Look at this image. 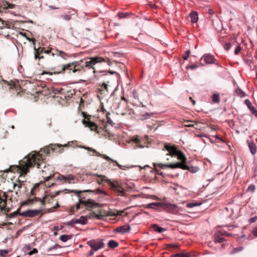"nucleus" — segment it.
I'll use <instances>...</instances> for the list:
<instances>
[{"mask_svg":"<svg viewBox=\"0 0 257 257\" xmlns=\"http://www.w3.org/2000/svg\"><path fill=\"white\" fill-rule=\"evenodd\" d=\"M41 161H42V157L35 152H31L19 161V165L10 166L9 169V171L14 173L17 172L20 174L16 182L13 184L14 191L17 197L22 195V192L21 189L23 188H26L24 184L25 180H21L20 178L29 172L30 168H33L36 165L38 168H39Z\"/></svg>","mask_w":257,"mask_h":257,"instance_id":"nucleus-1","label":"nucleus"},{"mask_svg":"<svg viewBox=\"0 0 257 257\" xmlns=\"http://www.w3.org/2000/svg\"><path fill=\"white\" fill-rule=\"evenodd\" d=\"M71 145L70 144V143H68L67 144H65L64 145H62L59 144H56L54 145H51L49 147H46L45 148H44L39 152L35 151V152L38 153L40 156L42 157V161H41V165L39 169L41 168V166L44 165L43 169L42 170V176L45 175L47 174V176L49 175V174L50 173L52 174V168L51 167L50 165H48L47 166H46L45 162H44L45 160V157L48 154L50 153V151H52L53 152L54 151L56 150L57 148H66L69 147Z\"/></svg>","mask_w":257,"mask_h":257,"instance_id":"nucleus-2","label":"nucleus"},{"mask_svg":"<svg viewBox=\"0 0 257 257\" xmlns=\"http://www.w3.org/2000/svg\"><path fill=\"white\" fill-rule=\"evenodd\" d=\"M104 61V59L102 57H95L87 59V60L84 62V65L82 64L83 62L82 60H81L80 61L73 62L72 63L74 65V67H73V73L80 72L83 69L84 66L89 68H92L94 69L93 67L94 65L96 63Z\"/></svg>","mask_w":257,"mask_h":257,"instance_id":"nucleus-3","label":"nucleus"},{"mask_svg":"<svg viewBox=\"0 0 257 257\" xmlns=\"http://www.w3.org/2000/svg\"><path fill=\"white\" fill-rule=\"evenodd\" d=\"M43 177L45 179L44 181V185L48 187H50L54 186L55 184V182L54 181H52L53 178L56 179L57 180H59L61 182H63L64 183H71V181L74 180V177L72 175H68L67 176H64L62 175L58 174V176L57 177H55V174H49V175L47 176L46 174L45 176L43 175Z\"/></svg>","mask_w":257,"mask_h":257,"instance_id":"nucleus-4","label":"nucleus"},{"mask_svg":"<svg viewBox=\"0 0 257 257\" xmlns=\"http://www.w3.org/2000/svg\"><path fill=\"white\" fill-rule=\"evenodd\" d=\"M68 190L69 192L75 193L79 197V203L75 206L71 207L69 211L70 214H74L75 210H78L80 209L81 205H84L86 207L90 208H94L99 206V204L96 203L92 200L88 199L86 201L82 200L79 195V194L81 192V191H79L76 190Z\"/></svg>","mask_w":257,"mask_h":257,"instance_id":"nucleus-5","label":"nucleus"},{"mask_svg":"<svg viewBox=\"0 0 257 257\" xmlns=\"http://www.w3.org/2000/svg\"><path fill=\"white\" fill-rule=\"evenodd\" d=\"M164 148L166 150L170 156H177L178 159L182 161L181 163L184 164L186 158L183 153L177 150L176 147L174 145H171L170 144H165Z\"/></svg>","mask_w":257,"mask_h":257,"instance_id":"nucleus-6","label":"nucleus"},{"mask_svg":"<svg viewBox=\"0 0 257 257\" xmlns=\"http://www.w3.org/2000/svg\"><path fill=\"white\" fill-rule=\"evenodd\" d=\"M157 165L160 166L162 168L164 167H170V168L174 169L177 168H180L183 170H187L190 172L192 173H195L197 172L199 170V168L197 167H189L183 163H176L174 164H159Z\"/></svg>","mask_w":257,"mask_h":257,"instance_id":"nucleus-7","label":"nucleus"},{"mask_svg":"<svg viewBox=\"0 0 257 257\" xmlns=\"http://www.w3.org/2000/svg\"><path fill=\"white\" fill-rule=\"evenodd\" d=\"M41 210L36 209L28 210L22 213H19V209H18L17 211H16L13 213V216H15L19 214L20 216L23 217H34L38 215L41 213Z\"/></svg>","mask_w":257,"mask_h":257,"instance_id":"nucleus-8","label":"nucleus"},{"mask_svg":"<svg viewBox=\"0 0 257 257\" xmlns=\"http://www.w3.org/2000/svg\"><path fill=\"white\" fill-rule=\"evenodd\" d=\"M61 192V191H58L54 193L53 194H49L48 195H45L43 199H42L38 197H35L34 199H33L32 200V201H40L42 203V205H45L46 203H49L51 202V200H52L54 197H55L56 196L59 195Z\"/></svg>","mask_w":257,"mask_h":257,"instance_id":"nucleus-9","label":"nucleus"},{"mask_svg":"<svg viewBox=\"0 0 257 257\" xmlns=\"http://www.w3.org/2000/svg\"><path fill=\"white\" fill-rule=\"evenodd\" d=\"M102 215H101V216H102ZM96 218L98 219L100 218V215L98 214H96L94 212H90L89 215H87L85 216H82L78 219H76L75 221V223L77 224H85L87 222V219L88 218Z\"/></svg>","mask_w":257,"mask_h":257,"instance_id":"nucleus-10","label":"nucleus"},{"mask_svg":"<svg viewBox=\"0 0 257 257\" xmlns=\"http://www.w3.org/2000/svg\"><path fill=\"white\" fill-rule=\"evenodd\" d=\"M163 208L168 212L172 214H177L180 211V208L178 205L168 202L164 203Z\"/></svg>","mask_w":257,"mask_h":257,"instance_id":"nucleus-11","label":"nucleus"},{"mask_svg":"<svg viewBox=\"0 0 257 257\" xmlns=\"http://www.w3.org/2000/svg\"><path fill=\"white\" fill-rule=\"evenodd\" d=\"M7 195L6 193L0 190V209L2 211L9 212L10 209L7 207Z\"/></svg>","mask_w":257,"mask_h":257,"instance_id":"nucleus-12","label":"nucleus"},{"mask_svg":"<svg viewBox=\"0 0 257 257\" xmlns=\"http://www.w3.org/2000/svg\"><path fill=\"white\" fill-rule=\"evenodd\" d=\"M228 235L229 234L224 230H219L217 231L214 235V241L217 242H222L225 241L223 235Z\"/></svg>","mask_w":257,"mask_h":257,"instance_id":"nucleus-13","label":"nucleus"},{"mask_svg":"<svg viewBox=\"0 0 257 257\" xmlns=\"http://www.w3.org/2000/svg\"><path fill=\"white\" fill-rule=\"evenodd\" d=\"M200 61H204L205 64H210L215 63V59L214 57L210 54H205L200 58Z\"/></svg>","mask_w":257,"mask_h":257,"instance_id":"nucleus-14","label":"nucleus"},{"mask_svg":"<svg viewBox=\"0 0 257 257\" xmlns=\"http://www.w3.org/2000/svg\"><path fill=\"white\" fill-rule=\"evenodd\" d=\"M210 19L212 21L213 26L216 31H220L222 29V24L217 16H215L214 19H211V17Z\"/></svg>","mask_w":257,"mask_h":257,"instance_id":"nucleus-15","label":"nucleus"},{"mask_svg":"<svg viewBox=\"0 0 257 257\" xmlns=\"http://www.w3.org/2000/svg\"><path fill=\"white\" fill-rule=\"evenodd\" d=\"M60 67L61 69L59 73H64L66 71H67L68 73H71V72L73 73V67H74V65L72 62L65 65H61Z\"/></svg>","mask_w":257,"mask_h":257,"instance_id":"nucleus-16","label":"nucleus"},{"mask_svg":"<svg viewBox=\"0 0 257 257\" xmlns=\"http://www.w3.org/2000/svg\"><path fill=\"white\" fill-rule=\"evenodd\" d=\"M109 114L110 113H107L106 114V117L107 120L105 124L104 125L103 129L106 132H107L110 135L111 134V128L112 126V121L108 116Z\"/></svg>","mask_w":257,"mask_h":257,"instance_id":"nucleus-17","label":"nucleus"},{"mask_svg":"<svg viewBox=\"0 0 257 257\" xmlns=\"http://www.w3.org/2000/svg\"><path fill=\"white\" fill-rule=\"evenodd\" d=\"M16 6L15 5L9 3L6 1H0V12H2V10L14 9Z\"/></svg>","mask_w":257,"mask_h":257,"instance_id":"nucleus-18","label":"nucleus"},{"mask_svg":"<svg viewBox=\"0 0 257 257\" xmlns=\"http://www.w3.org/2000/svg\"><path fill=\"white\" fill-rule=\"evenodd\" d=\"M117 183L113 180V195L116 194L118 196H123L124 194V190L121 187H117Z\"/></svg>","mask_w":257,"mask_h":257,"instance_id":"nucleus-19","label":"nucleus"},{"mask_svg":"<svg viewBox=\"0 0 257 257\" xmlns=\"http://www.w3.org/2000/svg\"><path fill=\"white\" fill-rule=\"evenodd\" d=\"M34 55L35 59H44V57L42 55L43 53V47H40L36 48V46H34Z\"/></svg>","mask_w":257,"mask_h":257,"instance_id":"nucleus-20","label":"nucleus"},{"mask_svg":"<svg viewBox=\"0 0 257 257\" xmlns=\"http://www.w3.org/2000/svg\"><path fill=\"white\" fill-rule=\"evenodd\" d=\"M89 246L93 250L96 251L103 247V243L101 241H89L88 242Z\"/></svg>","mask_w":257,"mask_h":257,"instance_id":"nucleus-21","label":"nucleus"},{"mask_svg":"<svg viewBox=\"0 0 257 257\" xmlns=\"http://www.w3.org/2000/svg\"><path fill=\"white\" fill-rule=\"evenodd\" d=\"M82 148L84 149L85 150H87V151L92 152L93 153H94L95 154L96 156H97L98 157H102L103 158H104L105 160H108V161L112 160L111 159V158H110L109 157L106 156L104 155H101L100 153H99L96 150L93 149L92 148H90V147H82Z\"/></svg>","mask_w":257,"mask_h":257,"instance_id":"nucleus-22","label":"nucleus"},{"mask_svg":"<svg viewBox=\"0 0 257 257\" xmlns=\"http://www.w3.org/2000/svg\"><path fill=\"white\" fill-rule=\"evenodd\" d=\"M130 230V226L129 225H125L120 226L116 228L114 230L115 232L123 234L128 232ZM114 231V230H113Z\"/></svg>","mask_w":257,"mask_h":257,"instance_id":"nucleus-23","label":"nucleus"},{"mask_svg":"<svg viewBox=\"0 0 257 257\" xmlns=\"http://www.w3.org/2000/svg\"><path fill=\"white\" fill-rule=\"evenodd\" d=\"M127 142L128 143H134L135 144H136L137 146L139 147H143V146L141 144V140L137 136L131 137L130 139H128Z\"/></svg>","mask_w":257,"mask_h":257,"instance_id":"nucleus-24","label":"nucleus"},{"mask_svg":"<svg viewBox=\"0 0 257 257\" xmlns=\"http://www.w3.org/2000/svg\"><path fill=\"white\" fill-rule=\"evenodd\" d=\"M82 122L85 126L89 127L92 131L96 130L97 127L96 124L90 121L89 119H87V120L83 119Z\"/></svg>","mask_w":257,"mask_h":257,"instance_id":"nucleus-25","label":"nucleus"},{"mask_svg":"<svg viewBox=\"0 0 257 257\" xmlns=\"http://www.w3.org/2000/svg\"><path fill=\"white\" fill-rule=\"evenodd\" d=\"M245 104L247 106L248 108L250 109V111L255 116H257V110L255 109V107L251 105V103L248 99H246L244 101Z\"/></svg>","mask_w":257,"mask_h":257,"instance_id":"nucleus-26","label":"nucleus"},{"mask_svg":"<svg viewBox=\"0 0 257 257\" xmlns=\"http://www.w3.org/2000/svg\"><path fill=\"white\" fill-rule=\"evenodd\" d=\"M164 203L161 202H153L148 204V207L149 208H153L157 209L159 208H163V205Z\"/></svg>","mask_w":257,"mask_h":257,"instance_id":"nucleus-27","label":"nucleus"},{"mask_svg":"<svg viewBox=\"0 0 257 257\" xmlns=\"http://www.w3.org/2000/svg\"><path fill=\"white\" fill-rule=\"evenodd\" d=\"M123 212V211L122 210H113V221H117Z\"/></svg>","mask_w":257,"mask_h":257,"instance_id":"nucleus-28","label":"nucleus"},{"mask_svg":"<svg viewBox=\"0 0 257 257\" xmlns=\"http://www.w3.org/2000/svg\"><path fill=\"white\" fill-rule=\"evenodd\" d=\"M55 49L52 48H50L47 50H46L44 47H43V53L46 54L51 55L52 56L54 57L55 55H57V53H55Z\"/></svg>","mask_w":257,"mask_h":257,"instance_id":"nucleus-29","label":"nucleus"},{"mask_svg":"<svg viewBox=\"0 0 257 257\" xmlns=\"http://www.w3.org/2000/svg\"><path fill=\"white\" fill-rule=\"evenodd\" d=\"M115 64L117 70H122L125 69V65L122 63H120L113 59V64Z\"/></svg>","mask_w":257,"mask_h":257,"instance_id":"nucleus-30","label":"nucleus"},{"mask_svg":"<svg viewBox=\"0 0 257 257\" xmlns=\"http://www.w3.org/2000/svg\"><path fill=\"white\" fill-rule=\"evenodd\" d=\"M248 147L250 153L252 155L255 154L256 153V147L255 144L253 143H249L248 144Z\"/></svg>","mask_w":257,"mask_h":257,"instance_id":"nucleus-31","label":"nucleus"},{"mask_svg":"<svg viewBox=\"0 0 257 257\" xmlns=\"http://www.w3.org/2000/svg\"><path fill=\"white\" fill-rule=\"evenodd\" d=\"M190 17H191V21L193 23L197 22L198 20V14L196 12H192L190 14Z\"/></svg>","mask_w":257,"mask_h":257,"instance_id":"nucleus-32","label":"nucleus"},{"mask_svg":"<svg viewBox=\"0 0 257 257\" xmlns=\"http://www.w3.org/2000/svg\"><path fill=\"white\" fill-rule=\"evenodd\" d=\"M152 228L155 231L159 232V233H161L166 230L165 228L160 227L156 224H154L152 226Z\"/></svg>","mask_w":257,"mask_h":257,"instance_id":"nucleus-33","label":"nucleus"},{"mask_svg":"<svg viewBox=\"0 0 257 257\" xmlns=\"http://www.w3.org/2000/svg\"><path fill=\"white\" fill-rule=\"evenodd\" d=\"M171 257H191V255L188 252H181L172 255Z\"/></svg>","mask_w":257,"mask_h":257,"instance_id":"nucleus-34","label":"nucleus"},{"mask_svg":"<svg viewBox=\"0 0 257 257\" xmlns=\"http://www.w3.org/2000/svg\"><path fill=\"white\" fill-rule=\"evenodd\" d=\"M235 93L237 96L240 97H243L245 96L244 92L240 88L236 89L235 91Z\"/></svg>","mask_w":257,"mask_h":257,"instance_id":"nucleus-35","label":"nucleus"},{"mask_svg":"<svg viewBox=\"0 0 257 257\" xmlns=\"http://www.w3.org/2000/svg\"><path fill=\"white\" fill-rule=\"evenodd\" d=\"M71 238H72V235H70L64 234V235H62L60 236V239L63 242H66L67 240H68L69 239H71Z\"/></svg>","mask_w":257,"mask_h":257,"instance_id":"nucleus-36","label":"nucleus"},{"mask_svg":"<svg viewBox=\"0 0 257 257\" xmlns=\"http://www.w3.org/2000/svg\"><path fill=\"white\" fill-rule=\"evenodd\" d=\"M55 53H57L56 55L59 56L63 58H65V57L67 56V54L64 52L60 50H58L57 49L55 50Z\"/></svg>","mask_w":257,"mask_h":257,"instance_id":"nucleus-37","label":"nucleus"},{"mask_svg":"<svg viewBox=\"0 0 257 257\" xmlns=\"http://www.w3.org/2000/svg\"><path fill=\"white\" fill-rule=\"evenodd\" d=\"M212 100L214 103H219L220 102V97L218 94H214L212 97Z\"/></svg>","mask_w":257,"mask_h":257,"instance_id":"nucleus-38","label":"nucleus"},{"mask_svg":"<svg viewBox=\"0 0 257 257\" xmlns=\"http://www.w3.org/2000/svg\"><path fill=\"white\" fill-rule=\"evenodd\" d=\"M159 164V163H154V166L155 168L156 171L157 172V173L158 174H160V175L163 176V172H160V170L158 169V167L160 168L161 169H163L160 166H159L157 165V164ZM166 168L167 167H164L163 169H165V168Z\"/></svg>","mask_w":257,"mask_h":257,"instance_id":"nucleus-39","label":"nucleus"},{"mask_svg":"<svg viewBox=\"0 0 257 257\" xmlns=\"http://www.w3.org/2000/svg\"><path fill=\"white\" fill-rule=\"evenodd\" d=\"M126 13L124 14V13H121V12H119L116 16L115 17V18L116 19H121V18H125L126 17Z\"/></svg>","mask_w":257,"mask_h":257,"instance_id":"nucleus-40","label":"nucleus"},{"mask_svg":"<svg viewBox=\"0 0 257 257\" xmlns=\"http://www.w3.org/2000/svg\"><path fill=\"white\" fill-rule=\"evenodd\" d=\"M243 249V247L242 246H239L238 247L234 248L232 250L231 253H234L237 251H240L242 250Z\"/></svg>","mask_w":257,"mask_h":257,"instance_id":"nucleus-41","label":"nucleus"},{"mask_svg":"<svg viewBox=\"0 0 257 257\" xmlns=\"http://www.w3.org/2000/svg\"><path fill=\"white\" fill-rule=\"evenodd\" d=\"M40 185L39 183L36 184L35 186L33 187V188L31 190V193L32 195L35 194V191L39 188Z\"/></svg>","mask_w":257,"mask_h":257,"instance_id":"nucleus-42","label":"nucleus"},{"mask_svg":"<svg viewBox=\"0 0 257 257\" xmlns=\"http://www.w3.org/2000/svg\"><path fill=\"white\" fill-rule=\"evenodd\" d=\"M113 74H115L116 76L117 77V86L116 88V89L117 88V87L119 85V82H120V75H119V73L117 71H113Z\"/></svg>","mask_w":257,"mask_h":257,"instance_id":"nucleus-43","label":"nucleus"},{"mask_svg":"<svg viewBox=\"0 0 257 257\" xmlns=\"http://www.w3.org/2000/svg\"><path fill=\"white\" fill-rule=\"evenodd\" d=\"M255 189V186L253 184H251L250 186H248L247 188V191L253 192Z\"/></svg>","mask_w":257,"mask_h":257,"instance_id":"nucleus-44","label":"nucleus"},{"mask_svg":"<svg viewBox=\"0 0 257 257\" xmlns=\"http://www.w3.org/2000/svg\"><path fill=\"white\" fill-rule=\"evenodd\" d=\"M200 204H198V203H187L186 204V206L188 207V208H192L193 207H195V206H198Z\"/></svg>","mask_w":257,"mask_h":257,"instance_id":"nucleus-45","label":"nucleus"},{"mask_svg":"<svg viewBox=\"0 0 257 257\" xmlns=\"http://www.w3.org/2000/svg\"><path fill=\"white\" fill-rule=\"evenodd\" d=\"M27 40H28L29 42H32V44L34 45V46H35L36 40L34 38H30L29 37H27Z\"/></svg>","mask_w":257,"mask_h":257,"instance_id":"nucleus-46","label":"nucleus"},{"mask_svg":"<svg viewBox=\"0 0 257 257\" xmlns=\"http://www.w3.org/2000/svg\"><path fill=\"white\" fill-rule=\"evenodd\" d=\"M99 179H98L99 183H102L103 182L106 181V178L105 176L99 177Z\"/></svg>","mask_w":257,"mask_h":257,"instance_id":"nucleus-47","label":"nucleus"},{"mask_svg":"<svg viewBox=\"0 0 257 257\" xmlns=\"http://www.w3.org/2000/svg\"><path fill=\"white\" fill-rule=\"evenodd\" d=\"M190 54V51L189 50L187 51L186 52L185 54L183 56L184 60H187Z\"/></svg>","mask_w":257,"mask_h":257,"instance_id":"nucleus-48","label":"nucleus"},{"mask_svg":"<svg viewBox=\"0 0 257 257\" xmlns=\"http://www.w3.org/2000/svg\"><path fill=\"white\" fill-rule=\"evenodd\" d=\"M8 252L9 251L7 249L1 250L0 254L3 256H5Z\"/></svg>","mask_w":257,"mask_h":257,"instance_id":"nucleus-49","label":"nucleus"},{"mask_svg":"<svg viewBox=\"0 0 257 257\" xmlns=\"http://www.w3.org/2000/svg\"><path fill=\"white\" fill-rule=\"evenodd\" d=\"M252 234L254 237H257V226L252 229Z\"/></svg>","mask_w":257,"mask_h":257,"instance_id":"nucleus-50","label":"nucleus"},{"mask_svg":"<svg viewBox=\"0 0 257 257\" xmlns=\"http://www.w3.org/2000/svg\"><path fill=\"white\" fill-rule=\"evenodd\" d=\"M256 220H257V216H255L253 217L249 218V222L250 223H252L255 222Z\"/></svg>","mask_w":257,"mask_h":257,"instance_id":"nucleus-51","label":"nucleus"},{"mask_svg":"<svg viewBox=\"0 0 257 257\" xmlns=\"http://www.w3.org/2000/svg\"><path fill=\"white\" fill-rule=\"evenodd\" d=\"M241 50V48L239 46H237L236 48H235V51H234V54L235 55H237L238 54V53L240 52Z\"/></svg>","mask_w":257,"mask_h":257,"instance_id":"nucleus-52","label":"nucleus"},{"mask_svg":"<svg viewBox=\"0 0 257 257\" xmlns=\"http://www.w3.org/2000/svg\"><path fill=\"white\" fill-rule=\"evenodd\" d=\"M113 163H115L116 164V165L118 166V167L120 169H122V170H125L127 167L125 166H122V165H119L116 161H113Z\"/></svg>","mask_w":257,"mask_h":257,"instance_id":"nucleus-53","label":"nucleus"},{"mask_svg":"<svg viewBox=\"0 0 257 257\" xmlns=\"http://www.w3.org/2000/svg\"><path fill=\"white\" fill-rule=\"evenodd\" d=\"M230 47H231V45H230V43H225L224 45V48L226 50H228L230 48Z\"/></svg>","mask_w":257,"mask_h":257,"instance_id":"nucleus-54","label":"nucleus"},{"mask_svg":"<svg viewBox=\"0 0 257 257\" xmlns=\"http://www.w3.org/2000/svg\"><path fill=\"white\" fill-rule=\"evenodd\" d=\"M65 20L69 21L70 20L71 17L69 15H65L61 16Z\"/></svg>","mask_w":257,"mask_h":257,"instance_id":"nucleus-55","label":"nucleus"},{"mask_svg":"<svg viewBox=\"0 0 257 257\" xmlns=\"http://www.w3.org/2000/svg\"><path fill=\"white\" fill-rule=\"evenodd\" d=\"M132 94H133V97L135 98V99H138V96L137 94V91L136 90H134L133 91V92H132Z\"/></svg>","mask_w":257,"mask_h":257,"instance_id":"nucleus-56","label":"nucleus"},{"mask_svg":"<svg viewBox=\"0 0 257 257\" xmlns=\"http://www.w3.org/2000/svg\"><path fill=\"white\" fill-rule=\"evenodd\" d=\"M38 250L36 248H34L32 251H30L29 254V255H32L34 253H37Z\"/></svg>","mask_w":257,"mask_h":257,"instance_id":"nucleus-57","label":"nucleus"},{"mask_svg":"<svg viewBox=\"0 0 257 257\" xmlns=\"http://www.w3.org/2000/svg\"><path fill=\"white\" fill-rule=\"evenodd\" d=\"M208 13L209 15L212 16L214 14V11L212 9H210L208 10Z\"/></svg>","mask_w":257,"mask_h":257,"instance_id":"nucleus-58","label":"nucleus"},{"mask_svg":"<svg viewBox=\"0 0 257 257\" xmlns=\"http://www.w3.org/2000/svg\"><path fill=\"white\" fill-rule=\"evenodd\" d=\"M188 67L192 69H196V68H197L198 66L196 65H191L190 66H189Z\"/></svg>","mask_w":257,"mask_h":257,"instance_id":"nucleus-59","label":"nucleus"},{"mask_svg":"<svg viewBox=\"0 0 257 257\" xmlns=\"http://www.w3.org/2000/svg\"><path fill=\"white\" fill-rule=\"evenodd\" d=\"M58 245L56 244L54 246H53V247H50V248H49L48 249V251L49 252L52 249H55V248H57L58 247Z\"/></svg>","mask_w":257,"mask_h":257,"instance_id":"nucleus-60","label":"nucleus"},{"mask_svg":"<svg viewBox=\"0 0 257 257\" xmlns=\"http://www.w3.org/2000/svg\"><path fill=\"white\" fill-rule=\"evenodd\" d=\"M76 220V219H72L71 221H70L69 224V225H73L74 224H76L75 223V221Z\"/></svg>","mask_w":257,"mask_h":257,"instance_id":"nucleus-61","label":"nucleus"},{"mask_svg":"<svg viewBox=\"0 0 257 257\" xmlns=\"http://www.w3.org/2000/svg\"><path fill=\"white\" fill-rule=\"evenodd\" d=\"M108 244L109 247L112 248V240H109Z\"/></svg>","mask_w":257,"mask_h":257,"instance_id":"nucleus-62","label":"nucleus"},{"mask_svg":"<svg viewBox=\"0 0 257 257\" xmlns=\"http://www.w3.org/2000/svg\"><path fill=\"white\" fill-rule=\"evenodd\" d=\"M118 245V242L113 240V248L117 247Z\"/></svg>","mask_w":257,"mask_h":257,"instance_id":"nucleus-63","label":"nucleus"},{"mask_svg":"<svg viewBox=\"0 0 257 257\" xmlns=\"http://www.w3.org/2000/svg\"><path fill=\"white\" fill-rule=\"evenodd\" d=\"M102 88H104L106 91H107V85L106 84H103L102 85Z\"/></svg>","mask_w":257,"mask_h":257,"instance_id":"nucleus-64","label":"nucleus"}]
</instances>
